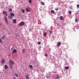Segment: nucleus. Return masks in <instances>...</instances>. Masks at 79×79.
Wrapping results in <instances>:
<instances>
[{"mask_svg":"<svg viewBox=\"0 0 79 79\" xmlns=\"http://www.w3.org/2000/svg\"><path fill=\"white\" fill-rule=\"evenodd\" d=\"M9 61L10 63L9 64H13V65L15 64V63L14 62V61H12V60H11V59L9 60Z\"/></svg>","mask_w":79,"mask_h":79,"instance_id":"1","label":"nucleus"},{"mask_svg":"<svg viewBox=\"0 0 79 79\" xmlns=\"http://www.w3.org/2000/svg\"><path fill=\"white\" fill-rule=\"evenodd\" d=\"M54 79H60V76L58 75H56V76L54 77Z\"/></svg>","mask_w":79,"mask_h":79,"instance_id":"2","label":"nucleus"},{"mask_svg":"<svg viewBox=\"0 0 79 79\" xmlns=\"http://www.w3.org/2000/svg\"><path fill=\"white\" fill-rule=\"evenodd\" d=\"M26 11L27 12H29L31 11V9L29 8H27L26 9Z\"/></svg>","mask_w":79,"mask_h":79,"instance_id":"3","label":"nucleus"},{"mask_svg":"<svg viewBox=\"0 0 79 79\" xmlns=\"http://www.w3.org/2000/svg\"><path fill=\"white\" fill-rule=\"evenodd\" d=\"M17 53V52L16 51V49H14L12 52V54H13L14 53Z\"/></svg>","mask_w":79,"mask_h":79,"instance_id":"4","label":"nucleus"},{"mask_svg":"<svg viewBox=\"0 0 79 79\" xmlns=\"http://www.w3.org/2000/svg\"><path fill=\"white\" fill-rule=\"evenodd\" d=\"M5 19L6 24H8V20H7V17H5Z\"/></svg>","mask_w":79,"mask_h":79,"instance_id":"5","label":"nucleus"},{"mask_svg":"<svg viewBox=\"0 0 79 79\" xmlns=\"http://www.w3.org/2000/svg\"><path fill=\"white\" fill-rule=\"evenodd\" d=\"M60 45H61V43H60V42H59L58 43V44L56 45V47H59V46H60Z\"/></svg>","mask_w":79,"mask_h":79,"instance_id":"6","label":"nucleus"},{"mask_svg":"<svg viewBox=\"0 0 79 79\" xmlns=\"http://www.w3.org/2000/svg\"><path fill=\"white\" fill-rule=\"evenodd\" d=\"M8 66L6 65H5V67H4V68L5 69H8Z\"/></svg>","mask_w":79,"mask_h":79,"instance_id":"7","label":"nucleus"},{"mask_svg":"<svg viewBox=\"0 0 79 79\" xmlns=\"http://www.w3.org/2000/svg\"><path fill=\"white\" fill-rule=\"evenodd\" d=\"M60 20H61V21H63V20H64V19H63L62 16H60Z\"/></svg>","mask_w":79,"mask_h":79,"instance_id":"8","label":"nucleus"},{"mask_svg":"<svg viewBox=\"0 0 79 79\" xmlns=\"http://www.w3.org/2000/svg\"><path fill=\"white\" fill-rule=\"evenodd\" d=\"M13 23H15V24H16V19H14L13 20Z\"/></svg>","mask_w":79,"mask_h":79,"instance_id":"9","label":"nucleus"},{"mask_svg":"<svg viewBox=\"0 0 79 79\" xmlns=\"http://www.w3.org/2000/svg\"><path fill=\"white\" fill-rule=\"evenodd\" d=\"M9 10V12H10V13H11V12H12V9L11 8H10L8 10Z\"/></svg>","mask_w":79,"mask_h":79,"instance_id":"10","label":"nucleus"},{"mask_svg":"<svg viewBox=\"0 0 79 79\" xmlns=\"http://www.w3.org/2000/svg\"><path fill=\"white\" fill-rule=\"evenodd\" d=\"M10 16L11 17H13L15 16V14L13 13H10Z\"/></svg>","mask_w":79,"mask_h":79,"instance_id":"11","label":"nucleus"},{"mask_svg":"<svg viewBox=\"0 0 79 79\" xmlns=\"http://www.w3.org/2000/svg\"><path fill=\"white\" fill-rule=\"evenodd\" d=\"M26 78L27 79H29V76L28 75H25Z\"/></svg>","mask_w":79,"mask_h":79,"instance_id":"12","label":"nucleus"},{"mask_svg":"<svg viewBox=\"0 0 79 79\" xmlns=\"http://www.w3.org/2000/svg\"><path fill=\"white\" fill-rule=\"evenodd\" d=\"M29 66L30 68L31 69H32L33 68V67H32V66L31 65H29Z\"/></svg>","mask_w":79,"mask_h":79,"instance_id":"13","label":"nucleus"},{"mask_svg":"<svg viewBox=\"0 0 79 79\" xmlns=\"http://www.w3.org/2000/svg\"><path fill=\"white\" fill-rule=\"evenodd\" d=\"M40 3L41 5H45V3L44 2H41Z\"/></svg>","mask_w":79,"mask_h":79,"instance_id":"14","label":"nucleus"},{"mask_svg":"<svg viewBox=\"0 0 79 79\" xmlns=\"http://www.w3.org/2000/svg\"><path fill=\"white\" fill-rule=\"evenodd\" d=\"M23 25H24V23H22L20 24V26H23Z\"/></svg>","mask_w":79,"mask_h":79,"instance_id":"15","label":"nucleus"},{"mask_svg":"<svg viewBox=\"0 0 79 79\" xmlns=\"http://www.w3.org/2000/svg\"><path fill=\"white\" fill-rule=\"evenodd\" d=\"M9 66L11 69H12L13 68V67H12V65H11V64H9Z\"/></svg>","mask_w":79,"mask_h":79,"instance_id":"16","label":"nucleus"},{"mask_svg":"<svg viewBox=\"0 0 79 79\" xmlns=\"http://www.w3.org/2000/svg\"><path fill=\"white\" fill-rule=\"evenodd\" d=\"M32 31V28H30L29 29V32H31V31Z\"/></svg>","mask_w":79,"mask_h":79,"instance_id":"17","label":"nucleus"},{"mask_svg":"<svg viewBox=\"0 0 79 79\" xmlns=\"http://www.w3.org/2000/svg\"><path fill=\"white\" fill-rule=\"evenodd\" d=\"M22 13H24V12L25 11L24 10V9H22L21 10Z\"/></svg>","mask_w":79,"mask_h":79,"instance_id":"18","label":"nucleus"},{"mask_svg":"<svg viewBox=\"0 0 79 79\" xmlns=\"http://www.w3.org/2000/svg\"><path fill=\"white\" fill-rule=\"evenodd\" d=\"M44 37H46L47 36V33L46 32H45L44 35Z\"/></svg>","mask_w":79,"mask_h":79,"instance_id":"19","label":"nucleus"},{"mask_svg":"<svg viewBox=\"0 0 79 79\" xmlns=\"http://www.w3.org/2000/svg\"><path fill=\"white\" fill-rule=\"evenodd\" d=\"M2 63H5V60H3L1 61Z\"/></svg>","mask_w":79,"mask_h":79,"instance_id":"20","label":"nucleus"},{"mask_svg":"<svg viewBox=\"0 0 79 79\" xmlns=\"http://www.w3.org/2000/svg\"><path fill=\"white\" fill-rule=\"evenodd\" d=\"M51 13H55V11H54V10H52L51 11Z\"/></svg>","mask_w":79,"mask_h":79,"instance_id":"21","label":"nucleus"},{"mask_svg":"<svg viewBox=\"0 0 79 79\" xmlns=\"http://www.w3.org/2000/svg\"><path fill=\"white\" fill-rule=\"evenodd\" d=\"M78 21V19H77V18H76L75 20V22H77Z\"/></svg>","mask_w":79,"mask_h":79,"instance_id":"22","label":"nucleus"},{"mask_svg":"<svg viewBox=\"0 0 79 79\" xmlns=\"http://www.w3.org/2000/svg\"><path fill=\"white\" fill-rule=\"evenodd\" d=\"M25 52V49H23L22 50L23 53H24Z\"/></svg>","mask_w":79,"mask_h":79,"instance_id":"23","label":"nucleus"},{"mask_svg":"<svg viewBox=\"0 0 79 79\" xmlns=\"http://www.w3.org/2000/svg\"><path fill=\"white\" fill-rule=\"evenodd\" d=\"M3 14H6V12L5 11H3Z\"/></svg>","mask_w":79,"mask_h":79,"instance_id":"24","label":"nucleus"},{"mask_svg":"<svg viewBox=\"0 0 79 79\" xmlns=\"http://www.w3.org/2000/svg\"><path fill=\"white\" fill-rule=\"evenodd\" d=\"M38 45H40V44H41V43L39 41L38 42Z\"/></svg>","mask_w":79,"mask_h":79,"instance_id":"25","label":"nucleus"},{"mask_svg":"<svg viewBox=\"0 0 79 79\" xmlns=\"http://www.w3.org/2000/svg\"><path fill=\"white\" fill-rule=\"evenodd\" d=\"M65 69H69V68L68 67H65Z\"/></svg>","mask_w":79,"mask_h":79,"instance_id":"26","label":"nucleus"},{"mask_svg":"<svg viewBox=\"0 0 79 79\" xmlns=\"http://www.w3.org/2000/svg\"><path fill=\"white\" fill-rule=\"evenodd\" d=\"M29 3H31L32 1L31 0H29Z\"/></svg>","mask_w":79,"mask_h":79,"instance_id":"27","label":"nucleus"},{"mask_svg":"<svg viewBox=\"0 0 79 79\" xmlns=\"http://www.w3.org/2000/svg\"><path fill=\"white\" fill-rule=\"evenodd\" d=\"M5 38V36L3 35L2 37V39H3Z\"/></svg>","mask_w":79,"mask_h":79,"instance_id":"28","label":"nucleus"},{"mask_svg":"<svg viewBox=\"0 0 79 79\" xmlns=\"http://www.w3.org/2000/svg\"><path fill=\"white\" fill-rule=\"evenodd\" d=\"M15 76H16V77H18V74H15Z\"/></svg>","mask_w":79,"mask_h":79,"instance_id":"29","label":"nucleus"},{"mask_svg":"<svg viewBox=\"0 0 79 79\" xmlns=\"http://www.w3.org/2000/svg\"><path fill=\"white\" fill-rule=\"evenodd\" d=\"M77 8H79V5L78 4L77 5Z\"/></svg>","mask_w":79,"mask_h":79,"instance_id":"30","label":"nucleus"},{"mask_svg":"<svg viewBox=\"0 0 79 79\" xmlns=\"http://www.w3.org/2000/svg\"><path fill=\"white\" fill-rule=\"evenodd\" d=\"M69 14H71V11L69 10Z\"/></svg>","mask_w":79,"mask_h":79,"instance_id":"31","label":"nucleus"},{"mask_svg":"<svg viewBox=\"0 0 79 79\" xmlns=\"http://www.w3.org/2000/svg\"><path fill=\"white\" fill-rule=\"evenodd\" d=\"M0 43H2V40L0 39Z\"/></svg>","mask_w":79,"mask_h":79,"instance_id":"32","label":"nucleus"},{"mask_svg":"<svg viewBox=\"0 0 79 79\" xmlns=\"http://www.w3.org/2000/svg\"><path fill=\"white\" fill-rule=\"evenodd\" d=\"M46 77L48 78V79L49 78H50V77L48 76H46Z\"/></svg>","mask_w":79,"mask_h":79,"instance_id":"33","label":"nucleus"},{"mask_svg":"<svg viewBox=\"0 0 79 79\" xmlns=\"http://www.w3.org/2000/svg\"><path fill=\"white\" fill-rule=\"evenodd\" d=\"M8 18H10V19H11V16H8Z\"/></svg>","mask_w":79,"mask_h":79,"instance_id":"34","label":"nucleus"},{"mask_svg":"<svg viewBox=\"0 0 79 79\" xmlns=\"http://www.w3.org/2000/svg\"><path fill=\"white\" fill-rule=\"evenodd\" d=\"M56 11H58V8L55 9Z\"/></svg>","mask_w":79,"mask_h":79,"instance_id":"35","label":"nucleus"},{"mask_svg":"<svg viewBox=\"0 0 79 79\" xmlns=\"http://www.w3.org/2000/svg\"><path fill=\"white\" fill-rule=\"evenodd\" d=\"M49 33H50V34H52V31H49Z\"/></svg>","mask_w":79,"mask_h":79,"instance_id":"36","label":"nucleus"},{"mask_svg":"<svg viewBox=\"0 0 79 79\" xmlns=\"http://www.w3.org/2000/svg\"><path fill=\"white\" fill-rule=\"evenodd\" d=\"M11 56V55H10V54H8V56H9L10 57V56Z\"/></svg>","mask_w":79,"mask_h":79,"instance_id":"37","label":"nucleus"},{"mask_svg":"<svg viewBox=\"0 0 79 79\" xmlns=\"http://www.w3.org/2000/svg\"><path fill=\"white\" fill-rule=\"evenodd\" d=\"M45 56H47V54H45Z\"/></svg>","mask_w":79,"mask_h":79,"instance_id":"38","label":"nucleus"},{"mask_svg":"<svg viewBox=\"0 0 79 79\" xmlns=\"http://www.w3.org/2000/svg\"><path fill=\"white\" fill-rule=\"evenodd\" d=\"M14 79H16V77H14Z\"/></svg>","mask_w":79,"mask_h":79,"instance_id":"39","label":"nucleus"},{"mask_svg":"<svg viewBox=\"0 0 79 79\" xmlns=\"http://www.w3.org/2000/svg\"><path fill=\"white\" fill-rule=\"evenodd\" d=\"M8 16V15H7V14L6 15V16Z\"/></svg>","mask_w":79,"mask_h":79,"instance_id":"40","label":"nucleus"},{"mask_svg":"<svg viewBox=\"0 0 79 79\" xmlns=\"http://www.w3.org/2000/svg\"><path fill=\"white\" fill-rule=\"evenodd\" d=\"M0 25H2V24H1V23H0Z\"/></svg>","mask_w":79,"mask_h":79,"instance_id":"41","label":"nucleus"}]
</instances>
